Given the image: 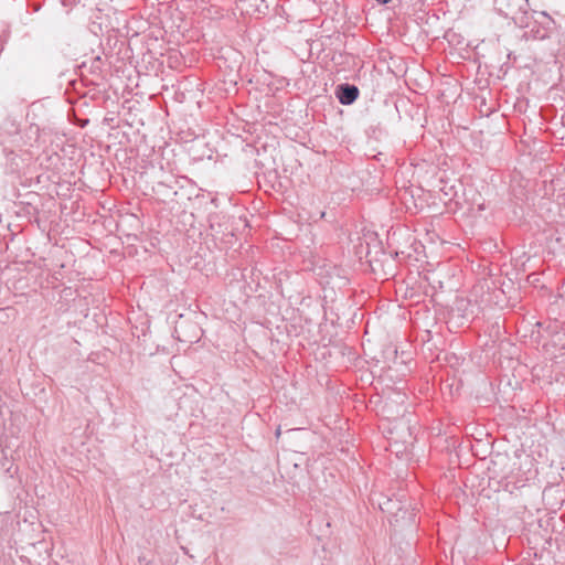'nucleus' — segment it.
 Segmentation results:
<instances>
[{
  "mask_svg": "<svg viewBox=\"0 0 565 565\" xmlns=\"http://www.w3.org/2000/svg\"><path fill=\"white\" fill-rule=\"evenodd\" d=\"M406 398V394L403 392H391L386 397L384 411L393 418L404 415L406 411L404 407Z\"/></svg>",
  "mask_w": 565,
  "mask_h": 565,
  "instance_id": "obj_1",
  "label": "nucleus"
},
{
  "mask_svg": "<svg viewBox=\"0 0 565 565\" xmlns=\"http://www.w3.org/2000/svg\"><path fill=\"white\" fill-rule=\"evenodd\" d=\"M337 97L342 105H351L359 97V88L350 84H341L337 87Z\"/></svg>",
  "mask_w": 565,
  "mask_h": 565,
  "instance_id": "obj_2",
  "label": "nucleus"
},
{
  "mask_svg": "<svg viewBox=\"0 0 565 565\" xmlns=\"http://www.w3.org/2000/svg\"><path fill=\"white\" fill-rule=\"evenodd\" d=\"M376 2H379L380 4H386L388 2H391L392 0H375Z\"/></svg>",
  "mask_w": 565,
  "mask_h": 565,
  "instance_id": "obj_3",
  "label": "nucleus"
}]
</instances>
